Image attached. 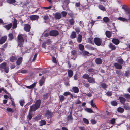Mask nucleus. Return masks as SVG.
Listing matches in <instances>:
<instances>
[{
    "mask_svg": "<svg viewBox=\"0 0 130 130\" xmlns=\"http://www.w3.org/2000/svg\"><path fill=\"white\" fill-rule=\"evenodd\" d=\"M41 103V101L40 100H37L35 104L32 106L30 109V112L31 111H35L38 108H39Z\"/></svg>",
    "mask_w": 130,
    "mask_h": 130,
    "instance_id": "1",
    "label": "nucleus"
},
{
    "mask_svg": "<svg viewBox=\"0 0 130 130\" xmlns=\"http://www.w3.org/2000/svg\"><path fill=\"white\" fill-rule=\"evenodd\" d=\"M55 17L57 19H59L61 17V15L60 13H56L55 14Z\"/></svg>",
    "mask_w": 130,
    "mask_h": 130,
    "instance_id": "23",
    "label": "nucleus"
},
{
    "mask_svg": "<svg viewBox=\"0 0 130 130\" xmlns=\"http://www.w3.org/2000/svg\"><path fill=\"white\" fill-rule=\"evenodd\" d=\"M68 76L70 77H71L73 75V71L71 70H69L68 71Z\"/></svg>",
    "mask_w": 130,
    "mask_h": 130,
    "instance_id": "20",
    "label": "nucleus"
},
{
    "mask_svg": "<svg viewBox=\"0 0 130 130\" xmlns=\"http://www.w3.org/2000/svg\"><path fill=\"white\" fill-rule=\"evenodd\" d=\"M90 121L91 123L93 124H95L96 123V121L94 119H92Z\"/></svg>",
    "mask_w": 130,
    "mask_h": 130,
    "instance_id": "49",
    "label": "nucleus"
},
{
    "mask_svg": "<svg viewBox=\"0 0 130 130\" xmlns=\"http://www.w3.org/2000/svg\"><path fill=\"white\" fill-rule=\"evenodd\" d=\"M72 89L74 92L75 93H77L79 92V89L76 87H73Z\"/></svg>",
    "mask_w": 130,
    "mask_h": 130,
    "instance_id": "14",
    "label": "nucleus"
},
{
    "mask_svg": "<svg viewBox=\"0 0 130 130\" xmlns=\"http://www.w3.org/2000/svg\"><path fill=\"white\" fill-rule=\"evenodd\" d=\"M49 35V34L47 32H45L43 34V36L46 37L48 36Z\"/></svg>",
    "mask_w": 130,
    "mask_h": 130,
    "instance_id": "57",
    "label": "nucleus"
},
{
    "mask_svg": "<svg viewBox=\"0 0 130 130\" xmlns=\"http://www.w3.org/2000/svg\"><path fill=\"white\" fill-rule=\"evenodd\" d=\"M82 36L79 34L78 36V37L77 39V41L78 42H80L82 41Z\"/></svg>",
    "mask_w": 130,
    "mask_h": 130,
    "instance_id": "32",
    "label": "nucleus"
},
{
    "mask_svg": "<svg viewBox=\"0 0 130 130\" xmlns=\"http://www.w3.org/2000/svg\"><path fill=\"white\" fill-rule=\"evenodd\" d=\"M101 87L104 89L107 87V86L105 84L102 83L101 84Z\"/></svg>",
    "mask_w": 130,
    "mask_h": 130,
    "instance_id": "50",
    "label": "nucleus"
},
{
    "mask_svg": "<svg viewBox=\"0 0 130 130\" xmlns=\"http://www.w3.org/2000/svg\"><path fill=\"white\" fill-rule=\"evenodd\" d=\"M52 115V113L49 110H47L46 111L45 114L46 116L48 118L51 117Z\"/></svg>",
    "mask_w": 130,
    "mask_h": 130,
    "instance_id": "8",
    "label": "nucleus"
},
{
    "mask_svg": "<svg viewBox=\"0 0 130 130\" xmlns=\"http://www.w3.org/2000/svg\"><path fill=\"white\" fill-rule=\"evenodd\" d=\"M52 42L50 39H48L46 42H44L42 44V47L45 48V45L47 44L48 45L52 43Z\"/></svg>",
    "mask_w": 130,
    "mask_h": 130,
    "instance_id": "5",
    "label": "nucleus"
},
{
    "mask_svg": "<svg viewBox=\"0 0 130 130\" xmlns=\"http://www.w3.org/2000/svg\"><path fill=\"white\" fill-rule=\"evenodd\" d=\"M117 19L122 21H127V20L126 19L121 17H120L118 18Z\"/></svg>",
    "mask_w": 130,
    "mask_h": 130,
    "instance_id": "39",
    "label": "nucleus"
},
{
    "mask_svg": "<svg viewBox=\"0 0 130 130\" xmlns=\"http://www.w3.org/2000/svg\"><path fill=\"white\" fill-rule=\"evenodd\" d=\"M20 105L21 106H23L24 103V100H21L20 101Z\"/></svg>",
    "mask_w": 130,
    "mask_h": 130,
    "instance_id": "53",
    "label": "nucleus"
},
{
    "mask_svg": "<svg viewBox=\"0 0 130 130\" xmlns=\"http://www.w3.org/2000/svg\"><path fill=\"white\" fill-rule=\"evenodd\" d=\"M114 66L115 68L116 69H121L122 68V66L121 65L117 63H114Z\"/></svg>",
    "mask_w": 130,
    "mask_h": 130,
    "instance_id": "10",
    "label": "nucleus"
},
{
    "mask_svg": "<svg viewBox=\"0 0 130 130\" xmlns=\"http://www.w3.org/2000/svg\"><path fill=\"white\" fill-rule=\"evenodd\" d=\"M124 96L126 98L128 99H130V95L128 94H125Z\"/></svg>",
    "mask_w": 130,
    "mask_h": 130,
    "instance_id": "51",
    "label": "nucleus"
},
{
    "mask_svg": "<svg viewBox=\"0 0 130 130\" xmlns=\"http://www.w3.org/2000/svg\"><path fill=\"white\" fill-rule=\"evenodd\" d=\"M59 98L60 100V101L62 102V101L64 99V97L62 96V95H60L59 96Z\"/></svg>",
    "mask_w": 130,
    "mask_h": 130,
    "instance_id": "46",
    "label": "nucleus"
},
{
    "mask_svg": "<svg viewBox=\"0 0 130 130\" xmlns=\"http://www.w3.org/2000/svg\"><path fill=\"white\" fill-rule=\"evenodd\" d=\"M49 34L51 36H56L58 35L59 33L58 31L54 30L51 31L49 32Z\"/></svg>",
    "mask_w": 130,
    "mask_h": 130,
    "instance_id": "4",
    "label": "nucleus"
},
{
    "mask_svg": "<svg viewBox=\"0 0 130 130\" xmlns=\"http://www.w3.org/2000/svg\"><path fill=\"white\" fill-rule=\"evenodd\" d=\"M54 45H55V47H54V45H53L52 46V50H51V51H52V50H53L54 51H55V50H54V49L55 48H56L58 46V44H56V43H55L54 44Z\"/></svg>",
    "mask_w": 130,
    "mask_h": 130,
    "instance_id": "37",
    "label": "nucleus"
},
{
    "mask_svg": "<svg viewBox=\"0 0 130 130\" xmlns=\"http://www.w3.org/2000/svg\"><path fill=\"white\" fill-rule=\"evenodd\" d=\"M82 54L83 55H88L89 54V53L87 51H84L82 52Z\"/></svg>",
    "mask_w": 130,
    "mask_h": 130,
    "instance_id": "44",
    "label": "nucleus"
},
{
    "mask_svg": "<svg viewBox=\"0 0 130 130\" xmlns=\"http://www.w3.org/2000/svg\"><path fill=\"white\" fill-rule=\"evenodd\" d=\"M70 93L68 92H64L63 94V95L65 96H67L70 94Z\"/></svg>",
    "mask_w": 130,
    "mask_h": 130,
    "instance_id": "52",
    "label": "nucleus"
},
{
    "mask_svg": "<svg viewBox=\"0 0 130 130\" xmlns=\"http://www.w3.org/2000/svg\"><path fill=\"white\" fill-rule=\"evenodd\" d=\"M111 104L112 105L115 106L117 105V103L115 101H113L111 102Z\"/></svg>",
    "mask_w": 130,
    "mask_h": 130,
    "instance_id": "40",
    "label": "nucleus"
},
{
    "mask_svg": "<svg viewBox=\"0 0 130 130\" xmlns=\"http://www.w3.org/2000/svg\"><path fill=\"white\" fill-rule=\"evenodd\" d=\"M98 7L100 10H102L105 11L106 10L105 8L102 5H99Z\"/></svg>",
    "mask_w": 130,
    "mask_h": 130,
    "instance_id": "30",
    "label": "nucleus"
},
{
    "mask_svg": "<svg viewBox=\"0 0 130 130\" xmlns=\"http://www.w3.org/2000/svg\"><path fill=\"white\" fill-rule=\"evenodd\" d=\"M124 108L126 110H129L130 109V107L127 105L125 104L124 106Z\"/></svg>",
    "mask_w": 130,
    "mask_h": 130,
    "instance_id": "45",
    "label": "nucleus"
},
{
    "mask_svg": "<svg viewBox=\"0 0 130 130\" xmlns=\"http://www.w3.org/2000/svg\"><path fill=\"white\" fill-rule=\"evenodd\" d=\"M112 42L115 44H118L119 43V41L118 39L114 38L112 40Z\"/></svg>",
    "mask_w": 130,
    "mask_h": 130,
    "instance_id": "12",
    "label": "nucleus"
},
{
    "mask_svg": "<svg viewBox=\"0 0 130 130\" xmlns=\"http://www.w3.org/2000/svg\"><path fill=\"white\" fill-rule=\"evenodd\" d=\"M115 119H113L110 120V123L112 124H113L115 123Z\"/></svg>",
    "mask_w": 130,
    "mask_h": 130,
    "instance_id": "55",
    "label": "nucleus"
},
{
    "mask_svg": "<svg viewBox=\"0 0 130 130\" xmlns=\"http://www.w3.org/2000/svg\"><path fill=\"white\" fill-rule=\"evenodd\" d=\"M5 72L6 73H8L9 72V69L8 67H6L4 69Z\"/></svg>",
    "mask_w": 130,
    "mask_h": 130,
    "instance_id": "59",
    "label": "nucleus"
},
{
    "mask_svg": "<svg viewBox=\"0 0 130 130\" xmlns=\"http://www.w3.org/2000/svg\"><path fill=\"white\" fill-rule=\"evenodd\" d=\"M94 41L95 44L98 46L100 45L102 42L101 39L97 38L94 39Z\"/></svg>",
    "mask_w": 130,
    "mask_h": 130,
    "instance_id": "3",
    "label": "nucleus"
},
{
    "mask_svg": "<svg viewBox=\"0 0 130 130\" xmlns=\"http://www.w3.org/2000/svg\"><path fill=\"white\" fill-rule=\"evenodd\" d=\"M12 24L10 23L8 25L4 26V27L8 30L10 29L12 26Z\"/></svg>",
    "mask_w": 130,
    "mask_h": 130,
    "instance_id": "15",
    "label": "nucleus"
},
{
    "mask_svg": "<svg viewBox=\"0 0 130 130\" xmlns=\"http://www.w3.org/2000/svg\"><path fill=\"white\" fill-rule=\"evenodd\" d=\"M23 35L21 34H19L18 36V48L19 47L21 48L23 46V44L24 42V40L23 38Z\"/></svg>",
    "mask_w": 130,
    "mask_h": 130,
    "instance_id": "2",
    "label": "nucleus"
},
{
    "mask_svg": "<svg viewBox=\"0 0 130 130\" xmlns=\"http://www.w3.org/2000/svg\"><path fill=\"white\" fill-rule=\"evenodd\" d=\"M107 95L108 96H110L112 95V93L111 92H108L107 93Z\"/></svg>",
    "mask_w": 130,
    "mask_h": 130,
    "instance_id": "60",
    "label": "nucleus"
},
{
    "mask_svg": "<svg viewBox=\"0 0 130 130\" xmlns=\"http://www.w3.org/2000/svg\"><path fill=\"white\" fill-rule=\"evenodd\" d=\"M125 13L126 14H129L130 15V9H128Z\"/></svg>",
    "mask_w": 130,
    "mask_h": 130,
    "instance_id": "63",
    "label": "nucleus"
},
{
    "mask_svg": "<svg viewBox=\"0 0 130 130\" xmlns=\"http://www.w3.org/2000/svg\"><path fill=\"white\" fill-rule=\"evenodd\" d=\"M91 105V106L95 108L97 110L98 109V108L95 105V104L94 103H93V100H92L90 102Z\"/></svg>",
    "mask_w": 130,
    "mask_h": 130,
    "instance_id": "19",
    "label": "nucleus"
},
{
    "mask_svg": "<svg viewBox=\"0 0 130 130\" xmlns=\"http://www.w3.org/2000/svg\"><path fill=\"white\" fill-rule=\"evenodd\" d=\"M118 62L119 63L121 64H122L123 63V61L121 59H118Z\"/></svg>",
    "mask_w": 130,
    "mask_h": 130,
    "instance_id": "47",
    "label": "nucleus"
},
{
    "mask_svg": "<svg viewBox=\"0 0 130 130\" xmlns=\"http://www.w3.org/2000/svg\"><path fill=\"white\" fill-rule=\"evenodd\" d=\"M17 59V58L15 56H12L10 59V61L12 62L15 61Z\"/></svg>",
    "mask_w": 130,
    "mask_h": 130,
    "instance_id": "31",
    "label": "nucleus"
},
{
    "mask_svg": "<svg viewBox=\"0 0 130 130\" xmlns=\"http://www.w3.org/2000/svg\"><path fill=\"white\" fill-rule=\"evenodd\" d=\"M37 56V54L36 53L35 54L33 59L32 60V61H35V60Z\"/></svg>",
    "mask_w": 130,
    "mask_h": 130,
    "instance_id": "61",
    "label": "nucleus"
},
{
    "mask_svg": "<svg viewBox=\"0 0 130 130\" xmlns=\"http://www.w3.org/2000/svg\"><path fill=\"white\" fill-rule=\"evenodd\" d=\"M44 77H42L39 81L40 85L42 86L44 83Z\"/></svg>",
    "mask_w": 130,
    "mask_h": 130,
    "instance_id": "27",
    "label": "nucleus"
},
{
    "mask_svg": "<svg viewBox=\"0 0 130 130\" xmlns=\"http://www.w3.org/2000/svg\"><path fill=\"white\" fill-rule=\"evenodd\" d=\"M22 58L20 57L17 60V64L18 65H20L22 62Z\"/></svg>",
    "mask_w": 130,
    "mask_h": 130,
    "instance_id": "24",
    "label": "nucleus"
},
{
    "mask_svg": "<svg viewBox=\"0 0 130 130\" xmlns=\"http://www.w3.org/2000/svg\"><path fill=\"white\" fill-rule=\"evenodd\" d=\"M88 71L90 72H93V73H97V71L94 70L92 68L89 69L88 70Z\"/></svg>",
    "mask_w": 130,
    "mask_h": 130,
    "instance_id": "28",
    "label": "nucleus"
},
{
    "mask_svg": "<svg viewBox=\"0 0 130 130\" xmlns=\"http://www.w3.org/2000/svg\"><path fill=\"white\" fill-rule=\"evenodd\" d=\"M30 19L32 20H37L39 18V16L36 15H31L30 17Z\"/></svg>",
    "mask_w": 130,
    "mask_h": 130,
    "instance_id": "9",
    "label": "nucleus"
},
{
    "mask_svg": "<svg viewBox=\"0 0 130 130\" xmlns=\"http://www.w3.org/2000/svg\"><path fill=\"white\" fill-rule=\"evenodd\" d=\"M69 81H68L67 82H66L65 83V84L66 87L68 86L69 85Z\"/></svg>",
    "mask_w": 130,
    "mask_h": 130,
    "instance_id": "62",
    "label": "nucleus"
},
{
    "mask_svg": "<svg viewBox=\"0 0 130 130\" xmlns=\"http://www.w3.org/2000/svg\"><path fill=\"white\" fill-rule=\"evenodd\" d=\"M96 63L98 64H100L102 63V60L100 58H97L95 60Z\"/></svg>",
    "mask_w": 130,
    "mask_h": 130,
    "instance_id": "17",
    "label": "nucleus"
},
{
    "mask_svg": "<svg viewBox=\"0 0 130 130\" xmlns=\"http://www.w3.org/2000/svg\"><path fill=\"white\" fill-rule=\"evenodd\" d=\"M52 61L54 63H56V58L54 57H52Z\"/></svg>",
    "mask_w": 130,
    "mask_h": 130,
    "instance_id": "54",
    "label": "nucleus"
},
{
    "mask_svg": "<svg viewBox=\"0 0 130 130\" xmlns=\"http://www.w3.org/2000/svg\"><path fill=\"white\" fill-rule=\"evenodd\" d=\"M105 34L106 36L108 38H110L111 36V33L109 31H106Z\"/></svg>",
    "mask_w": 130,
    "mask_h": 130,
    "instance_id": "25",
    "label": "nucleus"
},
{
    "mask_svg": "<svg viewBox=\"0 0 130 130\" xmlns=\"http://www.w3.org/2000/svg\"><path fill=\"white\" fill-rule=\"evenodd\" d=\"M122 8L124 10L125 12H126V11L128 9L126 8V6H123L122 7Z\"/></svg>",
    "mask_w": 130,
    "mask_h": 130,
    "instance_id": "56",
    "label": "nucleus"
},
{
    "mask_svg": "<svg viewBox=\"0 0 130 130\" xmlns=\"http://www.w3.org/2000/svg\"><path fill=\"white\" fill-rule=\"evenodd\" d=\"M24 28L25 30L26 31H29L30 30V27L29 25L26 24L24 25Z\"/></svg>",
    "mask_w": 130,
    "mask_h": 130,
    "instance_id": "7",
    "label": "nucleus"
},
{
    "mask_svg": "<svg viewBox=\"0 0 130 130\" xmlns=\"http://www.w3.org/2000/svg\"><path fill=\"white\" fill-rule=\"evenodd\" d=\"M86 111L89 112V113H92L93 112L92 110L90 108H86L85 109Z\"/></svg>",
    "mask_w": 130,
    "mask_h": 130,
    "instance_id": "42",
    "label": "nucleus"
},
{
    "mask_svg": "<svg viewBox=\"0 0 130 130\" xmlns=\"http://www.w3.org/2000/svg\"><path fill=\"white\" fill-rule=\"evenodd\" d=\"M90 77L89 75L87 74H85L83 75V78L85 79H87L88 80V79Z\"/></svg>",
    "mask_w": 130,
    "mask_h": 130,
    "instance_id": "35",
    "label": "nucleus"
},
{
    "mask_svg": "<svg viewBox=\"0 0 130 130\" xmlns=\"http://www.w3.org/2000/svg\"><path fill=\"white\" fill-rule=\"evenodd\" d=\"M7 37L6 36H4L1 38L0 40V44H2L4 43L6 40Z\"/></svg>",
    "mask_w": 130,
    "mask_h": 130,
    "instance_id": "6",
    "label": "nucleus"
},
{
    "mask_svg": "<svg viewBox=\"0 0 130 130\" xmlns=\"http://www.w3.org/2000/svg\"><path fill=\"white\" fill-rule=\"evenodd\" d=\"M6 63H4L0 65V69H4L6 67Z\"/></svg>",
    "mask_w": 130,
    "mask_h": 130,
    "instance_id": "22",
    "label": "nucleus"
},
{
    "mask_svg": "<svg viewBox=\"0 0 130 130\" xmlns=\"http://www.w3.org/2000/svg\"><path fill=\"white\" fill-rule=\"evenodd\" d=\"M69 21V23L72 25H73L74 23V21L73 20V19H70Z\"/></svg>",
    "mask_w": 130,
    "mask_h": 130,
    "instance_id": "41",
    "label": "nucleus"
},
{
    "mask_svg": "<svg viewBox=\"0 0 130 130\" xmlns=\"http://www.w3.org/2000/svg\"><path fill=\"white\" fill-rule=\"evenodd\" d=\"M83 120L84 122L86 124L88 125L89 124V121L87 119L85 118H83Z\"/></svg>",
    "mask_w": 130,
    "mask_h": 130,
    "instance_id": "38",
    "label": "nucleus"
},
{
    "mask_svg": "<svg viewBox=\"0 0 130 130\" xmlns=\"http://www.w3.org/2000/svg\"><path fill=\"white\" fill-rule=\"evenodd\" d=\"M36 83H34L33 84L31 85L30 86H26V87L29 89H31L33 88L36 85Z\"/></svg>",
    "mask_w": 130,
    "mask_h": 130,
    "instance_id": "29",
    "label": "nucleus"
},
{
    "mask_svg": "<svg viewBox=\"0 0 130 130\" xmlns=\"http://www.w3.org/2000/svg\"><path fill=\"white\" fill-rule=\"evenodd\" d=\"M17 21L16 20L14 19V21L13 22V26L12 28H15L17 27Z\"/></svg>",
    "mask_w": 130,
    "mask_h": 130,
    "instance_id": "13",
    "label": "nucleus"
},
{
    "mask_svg": "<svg viewBox=\"0 0 130 130\" xmlns=\"http://www.w3.org/2000/svg\"><path fill=\"white\" fill-rule=\"evenodd\" d=\"M117 111L120 113H123L124 110V109L121 107H119L117 109Z\"/></svg>",
    "mask_w": 130,
    "mask_h": 130,
    "instance_id": "26",
    "label": "nucleus"
},
{
    "mask_svg": "<svg viewBox=\"0 0 130 130\" xmlns=\"http://www.w3.org/2000/svg\"><path fill=\"white\" fill-rule=\"evenodd\" d=\"M6 2L10 4L14 3L16 2L15 0H7Z\"/></svg>",
    "mask_w": 130,
    "mask_h": 130,
    "instance_id": "34",
    "label": "nucleus"
},
{
    "mask_svg": "<svg viewBox=\"0 0 130 130\" xmlns=\"http://www.w3.org/2000/svg\"><path fill=\"white\" fill-rule=\"evenodd\" d=\"M88 81L90 83H94L95 82V79L92 77H89L88 79Z\"/></svg>",
    "mask_w": 130,
    "mask_h": 130,
    "instance_id": "11",
    "label": "nucleus"
},
{
    "mask_svg": "<svg viewBox=\"0 0 130 130\" xmlns=\"http://www.w3.org/2000/svg\"><path fill=\"white\" fill-rule=\"evenodd\" d=\"M76 33L74 31L72 32L71 33L70 37L71 38H74L76 37Z\"/></svg>",
    "mask_w": 130,
    "mask_h": 130,
    "instance_id": "21",
    "label": "nucleus"
},
{
    "mask_svg": "<svg viewBox=\"0 0 130 130\" xmlns=\"http://www.w3.org/2000/svg\"><path fill=\"white\" fill-rule=\"evenodd\" d=\"M119 99L120 100V102L122 103H124L126 101L125 99L122 97H120Z\"/></svg>",
    "mask_w": 130,
    "mask_h": 130,
    "instance_id": "16",
    "label": "nucleus"
},
{
    "mask_svg": "<svg viewBox=\"0 0 130 130\" xmlns=\"http://www.w3.org/2000/svg\"><path fill=\"white\" fill-rule=\"evenodd\" d=\"M109 46V48L111 49L112 50H114L116 49L115 46L111 43L110 44Z\"/></svg>",
    "mask_w": 130,
    "mask_h": 130,
    "instance_id": "36",
    "label": "nucleus"
},
{
    "mask_svg": "<svg viewBox=\"0 0 130 130\" xmlns=\"http://www.w3.org/2000/svg\"><path fill=\"white\" fill-rule=\"evenodd\" d=\"M9 39L10 40H12L13 38V35L11 33H10L9 35Z\"/></svg>",
    "mask_w": 130,
    "mask_h": 130,
    "instance_id": "43",
    "label": "nucleus"
},
{
    "mask_svg": "<svg viewBox=\"0 0 130 130\" xmlns=\"http://www.w3.org/2000/svg\"><path fill=\"white\" fill-rule=\"evenodd\" d=\"M61 13H62V15L63 17L66 16V15L67 14V13L64 11L62 12Z\"/></svg>",
    "mask_w": 130,
    "mask_h": 130,
    "instance_id": "58",
    "label": "nucleus"
},
{
    "mask_svg": "<svg viewBox=\"0 0 130 130\" xmlns=\"http://www.w3.org/2000/svg\"><path fill=\"white\" fill-rule=\"evenodd\" d=\"M79 48L80 50L82 51L84 50V46L82 44H80L79 45Z\"/></svg>",
    "mask_w": 130,
    "mask_h": 130,
    "instance_id": "48",
    "label": "nucleus"
},
{
    "mask_svg": "<svg viewBox=\"0 0 130 130\" xmlns=\"http://www.w3.org/2000/svg\"><path fill=\"white\" fill-rule=\"evenodd\" d=\"M40 125L42 126L45 125L46 123V121L44 120H42L39 122Z\"/></svg>",
    "mask_w": 130,
    "mask_h": 130,
    "instance_id": "18",
    "label": "nucleus"
},
{
    "mask_svg": "<svg viewBox=\"0 0 130 130\" xmlns=\"http://www.w3.org/2000/svg\"><path fill=\"white\" fill-rule=\"evenodd\" d=\"M103 20L105 23H107L109 21V19L108 17H105L103 18Z\"/></svg>",
    "mask_w": 130,
    "mask_h": 130,
    "instance_id": "33",
    "label": "nucleus"
},
{
    "mask_svg": "<svg viewBox=\"0 0 130 130\" xmlns=\"http://www.w3.org/2000/svg\"><path fill=\"white\" fill-rule=\"evenodd\" d=\"M28 117L29 119L30 120L31 119L32 117V115H30L29 113V114L28 115Z\"/></svg>",
    "mask_w": 130,
    "mask_h": 130,
    "instance_id": "64",
    "label": "nucleus"
}]
</instances>
